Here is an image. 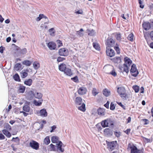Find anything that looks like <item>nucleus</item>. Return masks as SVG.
I'll use <instances>...</instances> for the list:
<instances>
[{
    "instance_id": "obj_1",
    "label": "nucleus",
    "mask_w": 153,
    "mask_h": 153,
    "mask_svg": "<svg viewBox=\"0 0 153 153\" xmlns=\"http://www.w3.org/2000/svg\"><path fill=\"white\" fill-rule=\"evenodd\" d=\"M124 62L123 67H120L119 68L121 71L128 73L129 72V68L132 63V61L128 57L126 56L124 58Z\"/></svg>"
},
{
    "instance_id": "obj_2",
    "label": "nucleus",
    "mask_w": 153,
    "mask_h": 153,
    "mask_svg": "<svg viewBox=\"0 0 153 153\" xmlns=\"http://www.w3.org/2000/svg\"><path fill=\"white\" fill-rule=\"evenodd\" d=\"M127 149L131 150V153H144L143 149H140L137 148L132 143H128Z\"/></svg>"
},
{
    "instance_id": "obj_3",
    "label": "nucleus",
    "mask_w": 153,
    "mask_h": 153,
    "mask_svg": "<svg viewBox=\"0 0 153 153\" xmlns=\"http://www.w3.org/2000/svg\"><path fill=\"white\" fill-rule=\"evenodd\" d=\"M107 148L109 151H111L115 149L117 145V141H106Z\"/></svg>"
},
{
    "instance_id": "obj_4",
    "label": "nucleus",
    "mask_w": 153,
    "mask_h": 153,
    "mask_svg": "<svg viewBox=\"0 0 153 153\" xmlns=\"http://www.w3.org/2000/svg\"><path fill=\"white\" fill-rule=\"evenodd\" d=\"M117 91L121 98H126L127 97L126 90L124 87L121 86L118 87Z\"/></svg>"
},
{
    "instance_id": "obj_5",
    "label": "nucleus",
    "mask_w": 153,
    "mask_h": 153,
    "mask_svg": "<svg viewBox=\"0 0 153 153\" xmlns=\"http://www.w3.org/2000/svg\"><path fill=\"white\" fill-rule=\"evenodd\" d=\"M130 72L131 75L134 77L137 76L139 72L135 64H133L132 65L130 70Z\"/></svg>"
},
{
    "instance_id": "obj_6",
    "label": "nucleus",
    "mask_w": 153,
    "mask_h": 153,
    "mask_svg": "<svg viewBox=\"0 0 153 153\" xmlns=\"http://www.w3.org/2000/svg\"><path fill=\"white\" fill-rule=\"evenodd\" d=\"M105 52L106 55L110 57H113L115 54V52L113 49L108 47H106Z\"/></svg>"
},
{
    "instance_id": "obj_7",
    "label": "nucleus",
    "mask_w": 153,
    "mask_h": 153,
    "mask_svg": "<svg viewBox=\"0 0 153 153\" xmlns=\"http://www.w3.org/2000/svg\"><path fill=\"white\" fill-rule=\"evenodd\" d=\"M105 45L108 48L113 47L115 45V41L112 38H108Z\"/></svg>"
},
{
    "instance_id": "obj_8",
    "label": "nucleus",
    "mask_w": 153,
    "mask_h": 153,
    "mask_svg": "<svg viewBox=\"0 0 153 153\" xmlns=\"http://www.w3.org/2000/svg\"><path fill=\"white\" fill-rule=\"evenodd\" d=\"M30 146L33 149L37 150L39 149V144L37 142L32 140L30 143Z\"/></svg>"
},
{
    "instance_id": "obj_9",
    "label": "nucleus",
    "mask_w": 153,
    "mask_h": 153,
    "mask_svg": "<svg viewBox=\"0 0 153 153\" xmlns=\"http://www.w3.org/2000/svg\"><path fill=\"white\" fill-rule=\"evenodd\" d=\"M59 53L60 56H66L68 55V52L67 49L65 48H62L59 50Z\"/></svg>"
},
{
    "instance_id": "obj_10",
    "label": "nucleus",
    "mask_w": 153,
    "mask_h": 153,
    "mask_svg": "<svg viewBox=\"0 0 153 153\" xmlns=\"http://www.w3.org/2000/svg\"><path fill=\"white\" fill-rule=\"evenodd\" d=\"M47 45L49 49L51 50H55L56 48V43L52 41L49 42Z\"/></svg>"
},
{
    "instance_id": "obj_11",
    "label": "nucleus",
    "mask_w": 153,
    "mask_h": 153,
    "mask_svg": "<svg viewBox=\"0 0 153 153\" xmlns=\"http://www.w3.org/2000/svg\"><path fill=\"white\" fill-rule=\"evenodd\" d=\"M87 91L86 88L82 87L79 88L77 90L78 94L80 95H83L85 94Z\"/></svg>"
},
{
    "instance_id": "obj_12",
    "label": "nucleus",
    "mask_w": 153,
    "mask_h": 153,
    "mask_svg": "<svg viewBox=\"0 0 153 153\" xmlns=\"http://www.w3.org/2000/svg\"><path fill=\"white\" fill-rule=\"evenodd\" d=\"M63 72L65 74L68 76H71L73 75L71 69L68 68H66Z\"/></svg>"
},
{
    "instance_id": "obj_13",
    "label": "nucleus",
    "mask_w": 153,
    "mask_h": 153,
    "mask_svg": "<svg viewBox=\"0 0 153 153\" xmlns=\"http://www.w3.org/2000/svg\"><path fill=\"white\" fill-rule=\"evenodd\" d=\"M74 102L76 105H80L82 103V99L80 97H77L75 99Z\"/></svg>"
},
{
    "instance_id": "obj_14",
    "label": "nucleus",
    "mask_w": 153,
    "mask_h": 153,
    "mask_svg": "<svg viewBox=\"0 0 153 153\" xmlns=\"http://www.w3.org/2000/svg\"><path fill=\"white\" fill-rule=\"evenodd\" d=\"M143 26L145 30H148L151 28V25L149 22H145L143 24Z\"/></svg>"
},
{
    "instance_id": "obj_15",
    "label": "nucleus",
    "mask_w": 153,
    "mask_h": 153,
    "mask_svg": "<svg viewBox=\"0 0 153 153\" xmlns=\"http://www.w3.org/2000/svg\"><path fill=\"white\" fill-rule=\"evenodd\" d=\"M29 71L28 69L23 70L21 73V77L22 78L26 77L28 75V72Z\"/></svg>"
},
{
    "instance_id": "obj_16",
    "label": "nucleus",
    "mask_w": 153,
    "mask_h": 153,
    "mask_svg": "<svg viewBox=\"0 0 153 153\" xmlns=\"http://www.w3.org/2000/svg\"><path fill=\"white\" fill-rule=\"evenodd\" d=\"M104 133L105 134L108 136L112 135L113 134L112 130L108 128H105L104 130Z\"/></svg>"
},
{
    "instance_id": "obj_17",
    "label": "nucleus",
    "mask_w": 153,
    "mask_h": 153,
    "mask_svg": "<svg viewBox=\"0 0 153 153\" xmlns=\"http://www.w3.org/2000/svg\"><path fill=\"white\" fill-rule=\"evenodd\" d=\"M31 93L36 98L39 99V100L42 99V95L41 93L37 92L34 94L32 91H31Z\"/></svg>"
},
{
    "instance_id": "obj_18",
    "label": "nucleus",
    "mask_w": 153,
    "mask_h": 153,
    "mask_svg": "<svg viewBox=\"0 0 153 153\" xmlns=\"http://www.w3.org/2000/svg\"><path fill=\"white\" fill-rule=\"evenodd\" d=\"M67 68L66 65L64 63L60 64L59 66V70L62 72H63Z\"/></svg>"
},
{
    "instance_id": "obj_19",
    "label": "nucleus",
    "mask_w": 153,
    "mask_h": 153,
    "mask_svg": "<svg viewBox=\"0 0 153 153\" xmlns=\"http://www.w3.org/2000/svg\"><path fill=\"white\" fill-rule=\"evenodd\" d=\"M108 119L102 120L101 122V125L103 128L108 127L109 126L108 122Z\"/></svg>"
},
{
    "instance_id": "obj_20",
    "label": "nucleus",
    "mask_w": 153,
    "mask_h": 153,
    "mask_svg": "<svg viewBox=\"0 0 153 153\" xmlns=\"http://www.w3.org/2000/svg\"><path fill=\"white\" fill-rule=\"evenodd\" d=\"M40 115L43 117H46L47 116V113L45 109H43L41 110L39 112Z\"/></svg>"
},
{
    "instance_id": "obj_21",
    "label": "nucleus",
    "mask_w": 153,
    "mask_h": 153,
    "mask_svg": "<svg viewBox=\"0 0 153 153\" xmlns=\"http://www.w3.org/2000/svg\"><path fill=\"white\" fill-rule=\"evenodd\" d=\"M103 94L106 97H108L109 96L111 93L110 91L108 90L107 88H105L103 89L102 91Z\"/></svg>"
},
{
    "instance_id": "obj_22",
    "label": "nucleus",
    "mask_w": 153,
    "mask_h": 153,
    "mask_svg": "<svg viewBox=\"0 0 153 153\" xmlns=\"http://www.w3.org/2000/svg\"><path fill=\"white\" fill-rule=\"evenodd\" d=\"M2 132L8 138L10 137L11 136L10 133L6 129L3 130Z\"/></svg>"
},
{
    "instance_id": "obj_23",
    "label": "nucleus",
    "mask_w": 153,
    "mask_h": 153,
    "mask_svg": "<svg viewBox=\"0 0 153 153\" xmlns=\"http://www.w3.org/2000/svg\"><path fill=\"white\" fill-rule=\"evenodd\" d=\"M62 143L61 141H59L58 144H57V149L61 152H63L64 151V149L62 148Z\"/></svg>"
},
{
    "instance_id": "obj_24",
    "label": "nucleus",
    "mask_w": 153,
    "mask_h": 153,
    "mask_svg": "<svg viewBox=\"0 0 153 153\" xmlns=\"http://www.w3.org/2000/svg\"><path fill=\"white\" fill-rule=\"evenodd\" d=\"M81 104V106L78 107V110L84 112L86 110L85 104L84 103H83Z\"/></svg>"
},
{
    "instance_id": "obj_25",
    "label": "nucleus",
    "mask_w": 153,
    "mask_h": 153,
    "mask_svg": "<svg viewBox=\"0 0 153 153\" xmlns=\"http://www.w3.org/2000/svg\"><path fill=\"white\" fill-rule=\"evenodd\" d=\"M21 64L19 63H17L15 65L14 69L16 71H18L21 69Z\"/></svg>"
},
{
    "instance_id": "obj_26",
    "label": "nucleus",
    "mask_w": 153,
    "mask_h": 153,
    "mask_svg": "<svg viewBox=\"0 0 153 153\" xmlns=\"http://www.w3.org/2000/svg\"><path fill=\"white\" fill-rule=\"evenodd\" d=\"M108 122L110 127L113 128L114 127V125L113 121L110 119H108Z\"/></svg>"
},
{
    "instance_id": "obj_27",
    "label": "nucleus",
    "mask_w": 153,
    "mask_h": 153,
    "mask_svg": "<svg viewBox=\"0 0 153 153\" xmlns=\"http://www.w3.org/2000/svg\"><path fill=\"white\" fill-rule=\"evenodd\" d=\"M33 81L31 79H26L24 82V84L28 86H30L32 83Z\"/></svg>"
},
{
    "instance_id": "obj_28",
    "label": "nucleus",
    "mask_w": 153,
    "mask_h": 153,
    "mask_svg": "<svg viewBox=\"0 0 153 153\" xmlns=\"http://www.w3.org/2000/svg\"><path fill=\"white\" fill-rule=\"evenodd\" d=\"M52 142L53 143H58L59 140V137L57 136H53L51 139Z\"/></svg>"
},
{
    "instance_id": "obj_29",
    "label": "nucleus",
    "mask_w": 153,
    "mask_h": 153,
    "mask_svg": "<svg viewBox=\"0 0 153 153\" xmlns=\"http://www.w3.org/2000/svg\"><path fill=\"white\" fill-rule=\"evenodd\" d=\"M42 99H40L38 101L36 100H34L33 103L36 106H39L42 104Z\"/></svg>"
},
{
    "instance_id": "obj_30",
    "label": "nucleus",
    "mask_w": 153,
    "mask_h": 153,
    "mask_svg": "<svg viewBox=\"0 0 153 153\" xmlns=\"http://www.w3.org/2000/svg\"><path fill=\"white\" fill-rule=\"evenodd\" d=\"M33 67L35 69H37L39 68L40 64L39 62L37 61H35L33 64Z\"/></svg>"
},
{
    "instance_id": "obj_31",
    "label": "nucleus",
    "mask_w": 153,
    "mask_h": 153,
    "mask_svg": "<svg viewBox=\"0 0 153 153\" xmlns=\"http://www.w3.org/2000/svg\"><path fill=\"white\" fill-rule=\"evenodd\" d=\"M22 64L26 66H29L31 65L32 62L28 60H25L22 62Z\"/></svg>"
},
{
    "instance_id": "obj_32",
    "label": "nucleus",
    "mask_w": 153,
    "mask_h": 153,
    "mask_svg": "<svg viewBox=\"0 0 153 153\" xmlns=\"http://www.w3.org/2000/svg\"><path fill=\"white\" fill-rule=\"evenodd\" d=\"M127 38L131 42H133L134 39V35L132 33H131L128 35Z\"/></svg>"
},
{
    "instance_id": "obj_33",
    "label": "nucleus",
    "mask_w": 153,
    "mask_h": 153,
    "mask_svg": "<svg viewBox=\"0 0 153 153\" xmlns=\"http://www.w3.org/2000/svg\"><path fill=\"white\" fill-rule=\"evenodd\" d=\"M25 87L22 85H20L18 89L19 93H23L25 90Z\"/></svg>"
},
{
    "instance_id": "obj_34",
    "label": "nucleus",
    "mask_w": 153,
    "mask_h": 153,
    "mask_svg": "<svg viewBox=\"0 0 153 153\" xmlns=\"http://www.w3.org/2000/svg\"><path fill=\"white\" fill-rule=\"evenodd\" d=\"M97 113L99 115L103 116L105 114L104 110L102 108H99L97 110Z\"/></svg>"
},
{
    "instance_id": "obj_35",
    "label": "nucleus",
    "mask_w": 153,
    "mask_h": 153,
    "mask_svg": "<svg viewBox=\"0 0 153 153\" xmlns=\"http://www.w3.org/2000/svg\"><path fill=\"white\" fill-rule=\"evenodd\" d=\"M114 48L117 54H120V49L119 47V45L116 44V46H114Z\"/></svg>"
},
{
    "instance_id": "obj_36",
    "label": "nucleus",
    "mask_w": 153,
    "mask_h": 153,
    "mask_svg": "<svg viewBox=\"0 0 153 153\" xmlns=\"http://www.w3.org/2000/svg\"><path fill=\"white\" fill-rule=\"evenodd\" d=\"M23 109L24 111L29 112L30 111V108L29 106L25 105L23 107Z\"/></svg>"
},
{
    "instance_id": "obj_37",
    "label": "nucleus",
    "mask_w": 153,
    "mask_h": 153,
    "mask_svg": "<svg viewBox=\"0 0 153 153\" xmlns=\"http://www.w3.org/2000/svg\"><path fill=\"white\" fill-rule=\"evenodd\" d=\"M93 45L94 48L97 50H100V47L99 45L97 43L93 42Z\"/></svg>"
},
{
    "instance_id": "obj_38",
    "label": "nucleus",
    "mask_w": 153,
    "mask_h": 153,
    "mask_svg": "<svg viewBox=\"0 0 153 153\" xmlns=\"http://www.w3.org/2000/svg\"><path fill=\"white\" fill-rule=\"evenodd\" d=\"M113 59L114 62L117 63H120L121 62V58L120 57H116Z\"/></svg>"
},
{
    "instance_id": "obj_39",
    "label": "nucleus",
    "mask_w": 153,
    "mask_h": 153,
    "mask_svg": "<svg viewBox=\"0 0 153 153\" xmlns=\"http://www.w3.org/2000/svg\"><path fill=\"white\" fill-rule=\"evenodd\" d=\"M44 143L46 145L48 144L50 142L49 137H46L44 140Z\"/></svg>"
},
{
    "instance_id": "obj_40",
    "label": "nucleus",
    "mask_w": 153,
    "mask_h": 153,
    "mask_svg": "<svg viewBox=\"0 0 153 153\" xmlns=\"http://www.w3.org/2000/svg\"><path fill=\"white\" fill-rule=\"evenodd\" d=\"M11 141L16 142L18 145L19 144L20 140L18 137H13Z\"/></svg>"
},
{
    "instance_id": "obj_41",
    "label": "nucleus",
    "mask_w": 153,
    "mask_h": 153,
    "mask_svg": "<svg viewBox=\"0 0 153 153\" xmlns=\"http://www.w3.org/2000/svg\"><path fill=\"white\" fill-rule=\"evenodd\" d=\"M13 78L16 81H20L19 76L18 74H16L13 76Z\"/></svg>"
},
{
    "instance_id": "obj_42",
    "label": "nucleus",
    "mask_w": 153,
    "mask_h": 153,
    "mask_svg": "<svg viewBox=\"0 0 153 153\" xmlns=\"http://www.w3.org/2000/svg\"><path fill=\"white\" fill-rule=\"evenodd\" d=\"M49 150L50 151H55L56 149L55 146L54 145L51 144L49 146Z\"/></svg>"
},
{
    "instance_id": "obj_43",
    "label": "nucleus",
    "mask_w": 153,
    "mask_h": 153,
    "mask_svg": "<svg viewBox=\"0 0 153 153\" xmlns=\"http://www.w3.org/2000/svg\"><path fill=\"white\" fill-rule=\"evenodd\" d=\"M49 23V20L48 21L45 22L44 24H42L40 26V27L42 28L46 29L47 28V26L46 24H48Z\"/></svg>"
},
{
    "instance_id": "obj_44",
    "label": "nucleus",
    "mask_w": 153,
    "mask_h": 153,
    "mask_svg": "<svg viewBox=\"0 0 153 153\" xmlns=\"http://www.w3.org/2000/svg\"><path fill=\"white\" fill-rule=\"evenodd\" d=\"M99 93L96 88H94L92 91V94L93 96H95Z\"/></svg>"
},
{
    "instance_id": "obj_45",
    "label": "nucleus",
    "mask_w": 153,
    "mask_h": 153,
    "mask_svg": "<svg viewBox=\"0 0 153 153\" xmlns=\"http://www.w3.org/2000/svg\"><path fill=\"white\" fill-rule=\"evenodd\" d=\"M133 88L136 93L138 92L139 90V87L137 85H134L133 86Z\"/></svg>"
},
{
    "instance_id": "obj_46",
    "label": "nucleus",
    "mask_w": 153,
    "mask_h": 153,
    "mask_svg": "<svg viewBox=\"0 0 153 153\" xmlns=\"http://www.w3.org/2000/svg\"><path fill=\"white\" fill-rule=\"evenodd\" d=\"M116 105H114L113 102H111L110 104V109L111 110H114L115 109Z\"/></svg>"
},
{
    "instance_id": "obj_47",
    "label": "nucleus",
    "mask_w": 153,
    "mask_h": 153,
    "mask_svg": "<svg viewBox=\"0 0 153 153\" xmlns=\"http://www.w3.org/2000/svg\"><path fill=\"white\" fill-rule=\"evenodd\" d=\"M108 74H111L114 77H115L117 76V74L115 72V71L114 69L112 70L111 72L108 73Z\"/></svg>"
},
{
    "instance_id": "obj_48",
    "label": "nucleus",
    "mask_w": 153,
    "mask_h": 153,
    "mask_svg": "<svg viewBox=\"0 0 153 153\" xmlns=\"http://www.w3.org/2000/svg\"><path fill=\"white\" fill-rule=\"evenodd\" d=\"M44 15L43 14H40L39 16L37 18L36 20L37 21H39L42 19L44 18Z\"/></svg>"
},
{
    "instance_id": "obj_49",
    "label": "nucleus",
    "mask_w": 153,
    "mask_h": 153,
    "mask_svg": "<svg viewBox=\"0 0 153 153\" xmlns=\"http://www.w3.org/2000/svg\"><path fill=\"white\" fill-rule=\"evenodd\" d=\"M142 121L144 122V125H147L149 123V121L146 119H142Z\"/></svg>"
},
{
    "instance_id": "obj_50",
    "label": "nucleus",
    "mask_w": 153,
    "mask_h": 153,
    "mask_svg": "<svg viewBox=\"0 0 153 153\" xmlns=\"http://www.w3.org/2000/svg\"><path fill=\"white\" fill-rule=\"evenodd\" d=\"M116 39L119 41H121V36L120 33H117L116 36Z\"/></svg>"
},
{
    "instance_id": "obj_51",
    "label": "nucleus",
    "mask_w": 153,
    "mask_h": 153,
    "mask_svg": "<svg viewBox=\"0 0 153 153\" xmlns=\"http://www.w3.org/2000/svg\"><path fill=\"white\" fill-rule=\"evenodd\" d=\"M83 31V29L82 28H81L79 30L77 31V33L79 36H83V34L81 33V32H82Z\"/></svg>"
},
{
    "instance_id": "obj_52",
    "label": "nucleus",
    "mask_w": 153,
    "mask_h": 153,
    "mask_svg": "<svg viewBox=\"0 0 153 153\" xmlns=\"http://www.w3.org/2000/svg\"><path fill=\"white\" fill-rule=\"evenodd\" d=\"M49 32L50 33V34L51 35H53L55 33V31H54V29L53 28L49 29Z\"/></svg>"
},
{
    "instance_id": "obj_53",
    "label": "nucleus",
    "mask_w": 153,
    "mask_h": 153,
    "mask_svg": "<svg viewBox=\"0 0 153 153\" xmlns=\"http://www.w3.org/2000/svg\"><path fill=\"white\" fill-rule=\"evenodd\" d=\"M57 44L59 47L63 46V44L62 42L60 40H57L56 41Z\"/></svg>"
},
{
    "instance_id": "obj_54",
    "label": "nucleus",
    "mask_w": 153,
    "mask_h": 153,
    "mask_svg": "<svg viewBox=\"0 0 153 153\" xmlns=\"http://www.w3.org/2000/svg\"><path fill=\"white\" fill-rule=\"evenodd\" d=\"M5 128L6 129V130L9 131H10L11 129V126L8 124L6 125L5 126Z\"/></svg>"
},
{
    "instance_id": "obj_55",
    "label": "nucleus",
    "mask_w": 153,
    "mask_h": 153,
    "mask_svg": "<svg viewBox=\"0 0 153 153\" xmlns=\"http://www.w3.org/2000/svg\"><path fill=\"white\" fill-rule=\"evenodd\" d=\"M65 59V58L62 57H61L59 56L58 57L57 59V61L58 62H62Z\"/></svg>"
},
{
    "instance_id": "obj_56",
    "label": "nucleus",
    "mask_w": 153,
    "mask_h": 153,
    "mask_svg": "<svg viewBox=\"0 0 153 153\" xmlns=\"http://www.w3.org/2000/svg\"><path fill=\"white\" fill-rule=\"evenodd\" d=\"M87 31H88V35L92 36L94 35V31L93 30H92L91 31H90L89 30L87 29Z\"/></svg>"
},
{
    "instance_id": "obj_57",
    "label": "nucleus",
    "mask_w": 153,
    "mask_h": 153,
    "mask_svg": "<svg viewBox=\"0 0 153 153\" xmlns=\"http://www.w3.org/2000/svg\"><path fill=\"white\" fill-rule=\"evenodd\" d=\"M71 79L75 82H77L78 81V77L76 76L73 78H71Z\"/></svg>"
},
{
    "instance_id": "obj_58",
    "label": "nucleus",
    "mask_w": 153,
    "mask_h": 153,
    "mask_svg": "<svg viewBox=\"0 0 153 153\" xmlns=\"http://www.w3.org/2000/svg\"><path fill=\"white\" fill-rule=\"evenodd\" d=\"M114 134L116 137H119L120 136V132L115 131L114 132Z\"/></svg>"
},
{
    "instance_id": "obj_59",
    "label": "nucleus",
    "mask_w": 153,
    "mask_h": 153,
    "mask_svg": "<svg viewBox=\"0 0 153 153\" xmlns=\"http://www.w3.org/2000/svg\"><path fill=\"white\" fill-rule=\"evenodd\" d=\"M131 130V129L130 128H128L126 131H124V132L127 135H129L130 132Z\"/></svg>"
},
{
    "instance_id": "obj_60",
    "label": "nucleus",
    "mask_w": 153,
    "mask_h": 153,
    "mask_svg": "<svg viewBox=\"0 0 153 153\" xmlns=\"http://www.w3.org/2000/svg\"><path fill=\"white\" fill-rule=\"evenodd\" d=\"M139 3L140 4V7L141 8H143L144 7V5L142 4V1L141 0H138Z\"/></svg>"
},
{
    "instance_id": "obj_61",
    "label": "nucleus",
    "mask_w": 153,
    "mask_h": 153,
    "mask_svg": "<svg viewBox=\"0 0 153 153\" xmlns=\"http://www.w3.org/2000/svg\"><path fill=\"white\" fill-rule=\"evenodd\" d=\"M109 101H108L107 103L104 105V106L106 108L108 109L109 108Z\"/></svg>"
},
{
    "instance_id": "obj_62",
    "label": "nucleus",
    "mask_w": 153,
    "mask_h": 153,
    "mask_svg": "<svg viewBox=\"0 0 153 153\" xmlns=\"http://www.w3.org/2000/svg\"><path fill=\"white\" fill-rule=\"evenodd\" d=\"M5 137L2 133H0V140H4L5 139Z\"/></svg>"
},
{
    "instance_id": "obj_63",
    "label": "nucleus",
    "mask_w": 153,
    "mask_h": 153,
    "mask_svg": "<svg viewBox=\"0 0 153 153\" xmlns=\"http://www.w3.org/2000/svg\"><path fill=\"white\" fill-rule=\"evenodd\" d=\"M56 128V126L54 125L53 126H52L51 127V129L50 131V132H53V131Z\"/></svg>"
},
{
    "instance_id": "obj_64",
    "label": "nucleus",
    "mask_w": 153,
    "mask_h": 153,
    "mask_svg": "<svg viewBox=\"0 0 153 153\" xmlns=\"http://www.w3.org/2000/svg\"><path fill=\"white\" fill-rule=\"evenodd\" d=\"M149 35L151 39L153 40V31L150 32Z\"/></svg>"
}]
</instances>
